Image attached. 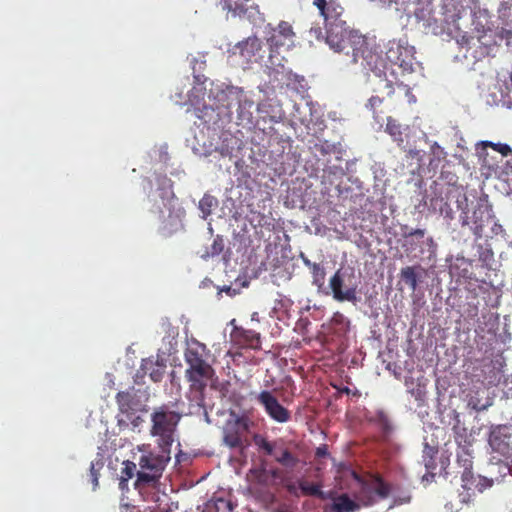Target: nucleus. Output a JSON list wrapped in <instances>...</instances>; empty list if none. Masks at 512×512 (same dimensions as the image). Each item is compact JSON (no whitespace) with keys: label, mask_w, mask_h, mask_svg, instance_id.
<instances>
[{"label":"nucleus","mask_w":512,"mask_h":512,"mask_svg":"<svg viewBox=\"0 0 512 512\" xmlns=\"http://www.w3.org/2000/svg\"><path fill=\"white\" fill-rule=\"evenodd\" d=\"M334 51L349 57V62L352 64L360 63L364 69L374 74L377 79L374 83V92L386 94L388 97L393 95L394 86L398 85V82L388 77L390 67L387 60H384L377 49L370 45L367 37L356 31Z\"/></svg>","instance_id":"obj_1"},{"label":"nucleus","mask_w":512,"mask_h":512,"mask_svg":"<svg viewBox=\"0 0 512 512\" xmlns=\"http://www.w3.org/2000/svg\"><path fill=\"white\" fill-rule=\"evenodd\" d=\"M313 5L323 18L324 28L311 27L309 30L311 37L324 41L332 50H335L348 36L356 32L349 29L346 21L343 20L344 8L338 0H313Z\"/></svg>","instance_id":"obj_2"},{"label":"nucleus","mask_w":512,"mask_h":512,"mask_svg":"<svg viewBox=\"0 0 512 512\" xmlns=\"http://www.w3.org/2000/svg\"><path fill=\"white\" fill-rule=\"evenodd\" d=\"M456 442L458 443V451L455 478L458 477V474L460 475L461 486L464 490L470 491L477 488L479 492H482L486 488L491 487L494 482L502 481L508 474L512 475L511 463H497L493 467L497 468L499 476L490 479L481 476H478V478L475 477L473 472V457L470 450V443L468 442L465 445H461L457 438Z\"/></svg>","instance_id":"obj_3"},{"label":"nucleus","mask_w":512,"mask_h":512,"mask_svg":"<svg viewBox=\"0 0 512 512\" xmlns=\"http://www.w3.org/2000/svg\"><path fill=\"white\" fill-rule=\"evenodd\" d=\"M181 417L180 413L171 410L168 405L157 407L152 412L150 433L157 438L156 442L160 449L171 450Z\"/></svg>","instance_id":"obj_4"},{"label":"nucleus","mask_w":512,"mask_h":512,"mask_svg":"<svg viewBox=\"0 0 512 512\" xmlns=\"http://www.w3.org/2000/svg\"><path fill=\"white\" fill-rule=\"evenodd\" d=\"M160 454L152 452L140 456L138 464L140 470L137 472V485L155 483L161 477L162 472L171 458L170 449H160Z\"/></svg>","instance_id":"obj_5"},{"label":"nucleus","mask_w":512,"mask_h":512,"mask_svg":"<svg viewBox=\"0 0 512 512\" xmlns=\"http://www.w3.org/2000/svg\"><path fill=\"white\" fill-rule=\"evenodd\" d=\"M251 419L245 415L230 413V418L223 427V443L229 448H244L247 446V433L252 425Z\"/></svg>","instance_id":"obj_6"},{"label":"nucleus","mask_w":512,"mask_h":512,"mask_svg":"<svg viewBox=\"0 0 512 512\" xmlns=\"http://www.w3.org/2000/svg\"><path fill=\"white\" fill-rule=\"evenodd\" d=\"M253 442L260 452L274 457V460L285 468L293 469L300 461L298 456L294 455L288 448H282L279 445L283 442L282 439L272 442L261 434H255Z\"/></svg>","instance_id":"obj_7"},{"label":"nucleus","mask_w":512,"mask_h":512,"mask_svg":"<svg viewBox=\"0 0 512 512\" xmlns=\"http://www.w3.org/2000/svg\"><path fill=\"white\" fill-rule=\"evenodd\" d=\"M393 491L391 484L379 474H371L360 481L359 499L364 505H372L380 499H386Z\"/></svg>","instance_id":"obj_8"},{"label":"nucleus","mask_w":512,"mask_h":512,"mask_svg":"<svg viewBox=\"0 0 512 512\" xmlns=\"http://www.w3.org/2000/svg\"><path fill=\"white\" fill-rule=\"evenodd\" d=\"M387 63L397 65L403 71H413L414 47L401 40H390L385 52Z\"/></svg>","instance_id":"obj_9"},{"label":"nucleus","mask_w":512,"mask_h":512,"mask_svg":"<svg viewBox=\"0 0 512 512\" xmlns=\"http://www.w3.org/2000/svg\"><path fill=\"white\" fill-rule=\"evenodd\" d=\"M280 483L282 487L294 497H317L320 499L324 498V492L322 491V485L315 482H309L304 479H294L289 473H283L280 476Z\"/></svg>","instance_id":"obj_10"},{"label":"nucleus","mask_w":512,"mask_h":512,"mask_svg":"<svg viewBox=\"0 0 512 512\" xmlns=\"http://www.w3.org/2000/svg\"><path fill=\"white\" fill-rule=\"evenodd\" d=\"M295 33L292 25L286 21H281L277 28L273 30V33L268 38V44L270 47V53L268 55V62L271 66L281 65L274 52H278L281 48L286 47L287 49L293 45Z\"/></svg>","instance_id":"obj_11"},{"label":"nucleus","mask_w":512,"mask_h":512,"mask_svg":"<svg viewBox=\"0 0 512 512\" xmlns=\"http://www.w3.org/2000/svg\"><path fill=\"white\" fill-rule=\"evenodd\" d=\"M232 54L240 58V63L243 66H248L253 63H261L265 58L266 49L261 40L253 36L237 43L233 47Z\"/></svg>","instance_id":"obj_12"},{"label":"nucleus","mask_w":512,"mask_h":512,"mask_svg":"<svg viewBox=\"0 0 512 512\" xmlns=\"http://www.w3.org/2000/svg\"><path fill=\"white\" fill-rule=\"evenodd\" d=\"M256 401L275 422L286 423L291 419V412L278 401L271 391H261L256 396Z\"/></svg>","instance_id":"obj_13"},{"label":"nucleus","mask_w":512,"mask_h":512,"mask_svg":"<svg viewBox=\"0 0 512 512\" xmlns=\"http://www.w3.org/2000/svg\"><path fill=\"white\" fill-rule=\"evenodd\" d=\"M213 375L214 369L211 365L186 369L185 377L189 382L190 391L196 394L198 400H203L204 391Z\"/></svg>","instance_id":"obj_14"},{"label":"nucleus","mask_w":512,"mask_h":512,"mask_svg":"<svg viewBox=\"0 0 512 512\" xmlns=\"http://www.w3.org/2000/svg\"><path fill=\"white\" fill-rule=\"evenodd\" d=\"M489 445L492 450L503 455L510 456L512 451V426L498 425L489 435Z\"/></svg>","instance_id":"obj_15"},{"label":"nucleus","mask_w":512,"mask_h":512,"mask_svg":"<svg viewBox=\"0 0 512 512\" xmlns=\"http://www.w3.org/2000/svg\"><path fill=\"white\" fill-rule=\"evenodd\" d=\"M493 221L491 207L488 205L487 200L479 199L473 206L472 216L469 223H472L470 229L475 235L476 239L481 238L483 235L484 227Z\"/></svg>","instance_id":"obj_16"},{"label":"nucleus","mask_w":512,"mask_h":512,"mask_svg":"<svg viewBox=\"0 0 512 512\" xmlns=\"http://www.w3.org/2000/svg\"><path fill=\"white\" fill-rule=\"evenodd\" d=\"M329 287L333 298L338 302L348 301L357 304L360 298L357 296V286H349L344 289V276L341 269H338L329 280Z\"/></svg>","instance_id":"obj_17"},{"label":"nucleus","mask_w":512,"mask_h":512,"mask_svg":"<svg viewBox=\"0 0 512 512\" xmlns=\"http://www.w3.org/2000/svg\"><path fill=\"white\" fill-rule=\"evenodd\" d=\"M443 4L439 11H436L431 15V18L423 24V29L426 34H432L436 36L443 35L446 32L448 25V17L446 14V3L442 0Z\"/></svg>","instance_id":"obj_18"},{"label":"nucleus","mask_w":512,"mask_h":512,"mask_svg":"<svg viewBox=\"0 0 512 512\" xmlns=\"http://www.w3.org/2000/svg\"><path fill=\"white\" fill-rule=\"evenodd\" d=\"M403 248L407 255L416 256V252L423 253L422 245L424 243L425 230L415 229L410 232H403Z\"/></svg>","instance_id":"obj_19"},{"label":"nucleus","mask_w":512,"mask_h":512,"mask_svg":"<svg viewBox=\"0 0 512 512\" xmlns=\"http://www.w3.org/2000/svg\"><path fill=\"white\" fill-rule=\"evenodd\" d=\"M476 262V254L472 257H457L453 264H450V276H458L465 279H471L473 275V266Z\"/></svg>","instance_id":"obj_20"},{"label":"nucleus","mask_w":512,"mask_h":512,"mask_svg":"<svg viewBox=\"0 0 512 512\" xmlns=\"http://www.w3.org/2000/svg\"><path fill=\"white\" fill-rule=\"evenodd\" d=\"M206 346L198 341H194L185 351V361L188 368H196L209 365L204 360Z\"/></svg>","instance_id":"obj_21"},{"label":"nucleus","mask_w":512,"mask_h":512,"mask_svg":"<svg viewBox=\"0 0 512 512\" xmlns=\"http://www.w3.org/2000/svg\"><path fill=\"white\" fill-rule=\"evenodd\" d=\"M232 338L239 344L251 349H259L261 346L260 334L251 329L236 328Z\"/></svg>","instance_id":"obj_22"},{"label":"nucleus","mask_w":512,"mask_h":512,"mask_svg":"<svg viewBox=\"0 0 512 512\" xmlns=\"http://www.w3.org/2000/svg\"><path fill=\"white\" fill-rule=\"evenodd\" d=\"M480 198L477 197L476 193H470V194H459L456 199L457 208L461 210L460 220L462 222L463 226L469 225V211H470V205L473 207L475 203H477V200Z\"/></svg>","instance_id":"obj_23"},{"label":"nucleus","mask_w":512,"mask_h":512,"mask_svg":"<svg viewBox=\"0 0 512 512\" xmlns=\"http://www.w3.org/2000/svg\"><path fill=\"white\" fill-rule=\"evenodd\" d=\"M259 115L264 119L271 122H278L282 118V111L279 105L273 104L271 101H262L257 106Z\"/></svg>","instance_id":"obj_24"},{"label":"nucleus","mask_w":512,"mask_h":512,"mask_svg":"<svg viewBox=\"0 0 512 512\" xmlns=\"http://www.w3.org/2000/svg\"><path fill=\"white\" fill-rule=\"evenodd\" d=\"M435 12L431 0H416L413 15L418 23L425 24Z\"/></svg>","instance_id":"obj_25"},{"label":"nucleus","mask_w":512,"mask_h":512,"mask_svg":"<svg viewBox=\"0 0 512 512\" xmlns=\"http://www.w3.org/2000/svg\"><path fill=\"white\" fill-rule=\"evenodd\" d=\"M250 0H221L223 9L231 12L233 16L243 17L250 8Z\"/></svg>","instance_id":"obj_26"},{"label":"nucleus","mask_w":512,"mask_h":512,"mask_svg":"<svg viewBox=\"0 0 512 512\" xmlns=\"http://www.w3.org/2000/svg\"><path fill=\"white\" fill-rule=\"evenodd\" d=\"M436 391H437V401H438V407L439 409L441 407L446 408V393L448 391V377L445 375L444 372L437 369L436 372Z\"/></svg>","instance_id":"obj_27"},{"label":"nucleus","mask_w":512,"mask_h":512,"mask_svg":"<svg viewBox=\"0 0 512 512\" xmlns=\"http://www.w3.org/2000/svg\"><path fill=\"white\" fill-rule=\"evenodd\" d=\"M359 508L360 505L346 494L338 496L332 504L333 512H355Z\"/></svg>","instance_id":"obj_28"},{"label":"nucleus","mask_w":512,"mask_h":512,"mask_svg":"<svg viewBox=\"0 0 512 512\" xmlns=\"http://www.w3.org/2000/svg\"><path fill=\"white\" fill-rule=\"evenodd\" d=\"M369 421L377 425L384 436H388L393 430L391 420L383 410H377L373 416L370 417Z\"/></svg>","instance_id":"obj_29"},{"label":"nucleus","mask_w":512,"mask_h":512,"mask_svg":"<svg viewBox=\"0 0 512 512\" xmlns=\"http://www.w3.org/2000/svg\"><path fill=\"white\" fill-rule=\"evenodd\" d=\"M405 386L407 392L411 394L418 402H423L426 395L425 385L415 381L412 376L405 377Z\"/></svg>","instance_id":"obj_30"},{"label":"nucleus","mask_w":512,"mask_h":512,"mask_svg":"<svg viewBox=\"0 0 512 512\" xmlns=\"http://www.w3.org/2000/svg\"><path fill=\"white\" fill-rule=\"evenodd\" d=\"M141 369L145 374H149L150 378L154 382H160L164 375V366H160L152 360H143Z\"/></svg>","instance_id":"obj_31"},{"label":"nucleus","mask_w":512,"mask_h":512,"mask_svg":"<svg viewBox=\"0 0 512 512\" xmlns=\"http://www.w3.org/2000/svg\"><path fill=\"white\" fill-rule=\"evenodd\" d=\"M385 132L392 137L393 141H395L398 146L403 145L404 136L402 126L400 123H398L397 120L393 119L392 117H387Z\"/></svg>","instance_id":"obj_32"},{"label":"nucleus","mask_w":512,"mask_h":512,"mask_svg":"<svg viewBox=\"0 0 512 512\" xmlns=\"http://www.w3.org/2000/svg\"><path fill=\"white\" fill-rule=\"evenodd\" d=\"M434 454H437V451L426 445L423 455V462L427 470V473L423 475V481H429V477L433 479L435 476V474L432 472V470L436 469L437 466L433 456Z\"/></svg>","instance_id":"obj_33"},{"label":"nucleus","mask_w":512,"mask_h":512,"mask_svg":"<svg viewBox=\"0 0 512 512\" xmlns=\"http://www.w3.org/2000/svg\"><path fill=\"white\" fill-rule=\"evenodd\" d=\"M224 250V239L221 235H217L210 246L200 254L201 258L207 260L209 258L220 255Z\"/></svg>","instance_id":"obj_34"},{"label":"nucleus","mask_w":512,"mask_h":512,"mask_svg":"<svg viewBox=\"0 0 512 512\" xmlns=\"http://www.w3.org/2000/svg\"><path fill=\"white\" fill-rule=\"evenodd\" d=\"M417 267L407 266L401 269L400 278L409 286L412 291H415L418 285Z\"/></svg>","instance_id":"obj_35"},{"label":"nucleus","mask_w":512,"mask_h":512,"mask_svg":"<svg viewBox=\"0 0 512 512\" xmlns=\"http://www.w3.org/2000/svg\"><path fill=\"white\" fill-rule=\"evenodd\" d=\"M134 395L131 391H120L116 395V403L119 407L120 412L129 414L132 410Z\"/></svg>","instance_id":"obj_36"},{"label":"nucleus","mask_w":512,"mask_h":512,"mask_svg":"<svg viewBox=\"0 0 512 512\" xmlns=\"http://www.w3.org/2000/svg\"><path fill=\"white\" fill-rule=\"evenodd\" d=\"M384 98L379 95H375L369 98L366 107L373 113V117L377 122L383 121V114L385 111L379 109V107L383 104Z\"/></svg>","instance_id":"obj_37"},{"label":"nucleus","mask_w":512,"mask_h":512,"mask_svg":"<svg viewBox=\"0 0 512 512\" xmlns=\"http://www.w3.org/2000/svg\"><path fill=\"white\" fill-rule=\"evenodd\" d=\"M309 270L312 275V285L317 287V289L320 291L325 284L326 271L324 266L320 263H316Z\"/></svg>","instance_id":"obj_38"},{"label":"nucleus","mask_w":512,"mask_h":512,"mask_svg":"<svg viewBox=\"0 0 512 512\" xmlns=\"http://www.w3.org/2000/svg\"><path fill=\"white\" fill-rule=\"evenodd\" d=\"M453 136H454V141L456 142V147L459 149V152H455L453 154V156L455 158H458L460 161L461 160H464L465 157L468 155L469 153V150H468V147H467V142L466 140L462 137L459 129H457L456 127H454L453 129Z\"/></svg>","instance_id":"obj_39"},{"label":"nucleus","mask_w":512,"mask_h":512,"mask_svg":"<svg viewBox=\"0 0 512 512\" xmlns=\"http://www.w3.org/2000/svg\"><path fill=\"white\" fill-rule=\"evenodd\" d=\"M331 324L335 331L339 334H344L349 330L350 321L341 312H335L331 319Z\"/></svg>","instance_id":"obj_40"},{"label":"nucleus","mask_w":512,"mask_h":512,"mask_svg":"<svg viewBox=\"0 0 512 512\" xmlns=\"http://www.w3.org/2000/svg\"><path fill=\"white\" fill-rule=\"evenodd\" d=\"M476 261L480 262L482 266H490L494 259V253L492 249L483 247L482 245L476 246Z\"/></svg>","instance_id":"obj_41"},{"label":"nucleus","mask_w":512,"mask_h":512,"mask_svg":"<svg viewBox=\"0 0 512 512\" xmlns=\"http://www.w3.org/2000/svg\"><path fill=\"white\" fill-rule=\"evenodd\" d=\"M170 220L168 223H164L161 230L165 237L171 236L174 232L178 231L182 226L181 221L177 216H169Z\"/></svg>","instance_id":"obj_42"},{"label":"nucleus","mask_w":512,"mask_h":512,"mask_svg":"<svg viewBox=\"0 0 512 512\" xmlns=\"http://www.w3.org/2000/svg\"><path fill=\"white\" fill-rule=\"evenodd\" d=\"M216 204V199L212 196L205 195L199 202V208L206 217L211 214L212 207Z\"/></svg>","instance_id":"obj_43"},{"label":"nucleus","mask_w":512,"mask_h":512,"mask_svg":"<svg viewBox=\"0 0 512 512\" xmlns=\"http://www.w3.org/2000/svg\"><path fill=\"white\" fill-rule=\"evenodd\" d=\"M483 147H491L493 150L499 152L502 156L506 157L512 153V149L508 144L493 143L490 141L482 142Z\"/></svg>","instance_id":"obj_44"},{"label":"nucleus","mask_w":512,"mask_h":512,"mask_svg":"<svg viewBox=\"0 0 512 512\" xmlns=\"http://www.w3.org/2000/svg\"><path fill=\"white\" fill-rule=\"evenodd\" d=\"M103 467V463L100 460L91 462L90 465V477L93 484V490L99 485V471Z\"/></svg>","instance_id":"obj_45"},{"label":"nucleus","mask_w":512,"mask_h":512,"mask_svg":"<svg viewBox=\"0 0 512 512\" xmlns=\"http://www.w3.org/2000/svg\"><path fill=\"white\" fill-rule=\"evenodd\" d=\"M136 472V464L132 461H125L124 468L122 469V480L127 481L131 479Z\"/></svg>","instance_id":"obj_46"},{"label":"nucleus","mask_w":512,"mask_h":512,"mask_svg":"<svg viewBox=\"0 0 512 512\" xmlns=\"http://www.w3.org/2000/svg\"><path fill=\"white\" fill-rule=\"evenodd\" d=\"M329 455L328 446L326 444H322L316 448L315 456L317 458H324Z\"/></svg>","instance_id":"obj_47"},{"label":"nucleus","mask_w":512,"mask_h":512,"mask_svg":"<svg viewBox=\"0 0 512 512\" xmlns=\"http://www.w3.org/2000/svg\"><path fill=\"white\" fill-rule=\"evenodd\" d=\"M409 0H389V7L395 6L396 10L405 9Z\"/></svg>","instance_id":"obj_48"},{"label":"nucleus","mask_w":512,"mask_h":512,"mask_svg":"<svg viewBox=\"0 0 512 512\" xmlns=\"http://www.w3.org/2000/svg\"><path fill=\"white\" fill-rule=\"evenodd\" d=\"M470 404H472L473 408L477 411L485 410L488 406L491 405L490 402H487L485 404L475 403L473 399H471Z\"/></svg>","instance_id":"obj_49"},{"label":"nucleus","mask_w":512,"mask_h":512,"mask_svg":"<svg viewBox=\"0 0 512 512\" xmlns=\"http://www.w3.org/2000/svg\"><path fill=\"white\" fill-rule=\"evenodd\" d=\"M301 259H302V262L303 264L308 268L310 269L311 267H313L316 262H312L310 259H308L306 256H304L303 254H301Z\"/></svg>","instance_id":"obj_50"},{"label":"nucleus","mask_w":512,"mask_h":512,"mask_svg":"<svg viewBox=\"0 0 512 512\" xmlns=\"http://www.w3.org/2000/svg\"><path fill=\"white\" fill-rule=\"evenodd\" d=\"M410 500H411V496L405 495L404 497L395 499V503L396 504H405V503H409Z\"/></svg>","instance_id":"obj_51"},{"label":"nucleus","mask_w":512,"mask_h":512,"mask_svg":"<svg viewBox=\"0 0 512 512\" xmlns=\"http://www.w3.org/2000/svg\"><path fill=\"white\" fill-rule=\"evenodd\" d=\"M141 422H143V419L140 416H137L132 420L134 427H137Z\"/></svg>","instance_id":"obj_52"},{"label":"nucleus","mask_w":512,"mask_h":512,"mask_svg":"<svg viewBox=\"0 0 512 512\" xmlns=\"http://www.w3.org/2000/svg\"><path fill=\"white\" fill-rule=\"evenodd\" d=\"M118 425L122 427L123 425H127L123 419H118Z\"/></svg>","instance_id":"obj_53"},{"label":"nucleus","mask_w":512,"mask_h":512,"mask_svg":"<svg viewBox=\"0 0 512 512\" xmlns=\"http://www.w3.org/2000/svg\"><path fill=\"white\" fill-rule=\"evenodd\" d=\"M466 7H469V6H468V4H467L466 6H465V5H463V4H461V9H458V12L460 13V12H461V10H464Z\"/></svg>","instance_id":"obj_54"},{"label":"nucleus","mask_w":512,"mask_h":512,"mask_svg":"<svg viewBox=\"0 0 512 512\" xmlns=\"http://www.w3.org/2000/svg\"><path fill=\"white\" fill-rule=\"evenodd\" d=\"M226 507L228 508V511H231V504L230 503H225Z\"/></svg>","instance_id":"obj_55"},{"label":"nucleus","mask_w":512,"mask_h":512,"mask_svg":"<svg viewBox=\"0 0 512 512\" xmlns=\"http://www.w3.org/2000/svg\"><path fill=\"white\" fill-rule=\"evenodd\" d=\"M510 79H511V82H512V72H511V77H510Z\"/></svg>","instance_id":"obj_56"}]
</instances>
